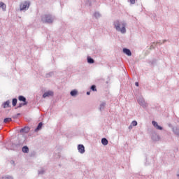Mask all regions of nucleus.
Segmentation results:
<instances>
[{
  "instance_id": "1",
  "label": "nucleus",
  "mask_w": 179,
  "mask_h": 179,
  "mask_svg": "<svg viewBox=\"0 0 179 179\" xmlns=\"http://www.w3.org/2000/svg\"><path fill=\"white\" fill-rule=\"evenodd\" d=\"M114 28L117 31H120L122 34L127 33V22L124 20H116L113 22Z\"/></svg>"
},
{
  "instance_id": "2",
  "label": "nucleus",
  "mask_w": 179,
  "mask_h": 179,
  "mask_svg": "<svg viewBox=\"0 0 179 179\" xmlns=\"http://www.w3.org/2000/svg\"><path fill=\"white\" fill-rule=\"evenodd\" d=\"M54 20H55V17L51 14H45L41 16V21L43 23L51 24L54 23Z\"/></svg>"
},
{
  "instance_id": "3",
  "label": "nucleus",
  "mask_w": 179,
  "mask_h": 179,
  "mask_svg": "<svg viewBox=\"0 0 179 179\" xmlns=\"http://www.w3.org/2000/svg\"><path fill=\"white\" fill-rule=\"evenodd\" d=\"M30 8V1H24L20 5V10H27Z\"/></svg>"
},
{
  "instance_id": "4",
  "label": "nucleus",
  "mask_w": 179,
  "mask_h": 179,
  "mask_svg": "<svg viewBox=\"0 0 179 179\" xmlns=\"http://www.w3.org/2000/svg\"><path fill=\"white\" fill-rule=\"evenodd\" d=\"M138 104L141 106L143 108H146L148 107V103H146V101H145V99L143 97L140 96L137 100Z\"/></svg>"
},
{
  "instance_id": "5",
  "label": "nucleus",
  "mask_w": 179,
  "mask_h": 179,
  "mask_svg": "<svg viewBox=\"0 0 179 179\" xmlns=\"http://www.w3.org/2000/svg\"><path fill=\"white\" fill-rule=\"evenodd\" d=\"M151 139L153 142H158V141H160V137L157 134L154 133L152 134Z\"/></svg>"
},
{
  "instance_id": "6",
  "label": "nucleus",
  "mask_w": 179,
  "mask_h": 179,
  "mask_svg": "<svg viewBox=\"0 0 179 179\" xmlns=\"http://www.w3.org/2000/svg\"><path fill=\"white\" fill-rule=\"evenodd\" d=\"M78 150L79 153H80L81 155H83V153H85V145H83V144H79L78 145Z\"/></svg>"
},
{
  "instance_id": "7",
  "label": "nucleus",
  "mask_w": 179,
  "mask_h": 179,
  "mask_svg": "<svg viewBox=\"0 0 179 179\" xmlns=\"http://www.w3.org/2000/svg\"><path fill=\"white\" fill-rule=\"evenodd\" d=\"M30 131V127H24L20 130V134H28Z\"/></svg>"
},
{
  "instance_id": "8",
  "label": "nucleus",
  "mask_w": 179,
  "mask_h": 179,
  "mask_svg": "<svg viewBox=\"0 0 179 179\" xmlns=\"http://www.w3.org/2000/svg\"><path fill=\"white\" fill-rule=\"evenodd\" d=\"M50 96H54V92L52 91L46 92L43 94V99H45V97H50Z\"/></svg>"
},
{
  "instance_id": "9",
  "label": "nucleus",
  "mask_w": 179,
  "mask_h": 179,
  "mask_svg": "<svg viewBox=\"0 0 179 179\" xmlns=\"http://www.w3.org/2000/svg\"><path fill=\"white\" fill-rule=\"evenodd\" d=\"M123 52L124 54H126V55H128V57H131V55H132L131 50L126 48H123Z\"/></svg>"
},
{
  "instance_id": "10",
  "label": "nucleus",
  "mask_w": 179,
  "mask_h": 179,
  "mask_svg": "<svg viewBox=\"0 0 179 179\" xmlns=\"http://www.w3.org/2000/svg\"><path fill=\"white\" fill-rule=\"evenodd\" d=\"M10 101L7 100L6 102L3 103V108H8V107H10Z\"/></svg>"
},
{
  "instance_id": "11",
  "label": "nucleus",
  "mask_w": 179,
  "mask_h": 179,
  "mask_svg": "<svg viewBox=\"0 0 179 179\" xmlns=\"http://www.w3.org/2000/svg\"><path fill=\"white\" fill-rule=\"evenodd\" d=\"M173 132L177 136H179V127H175L173 128Z\"/></svg>"
},
{
  "instance_id": "12",
  "label": "nucleus",
  "mask_w": 179,
  "mask_h": 179,
  "mask_svg": "<svg viewBox=\"0 0 179 179\" xmlns=\"http://www.w3.org/2000/svg\"><path fill=\"white\" fill-rule=\"evenodd\" d=\"M101 142L103 146H107V145H108V140H107L106 138H101Z\"/></svg>"
},
{
  "instance_id": "13",
  "label": "nucleus",
  "mask_w": 179,
  "mask_h": 179,
  "mask_svg": "<svg viewBox=\"0 0 179 179\" xmlns=\"http://www.w3.org/2000/svg\"><path fill=\"white\" fill-rule=\"evenodd\" d=\"M41 128H43V122H39L38 126L36 127V128L35 129V132H38V131H40V129H41Z\"/></svg>"
},
{
  "instance_id": "14",
  "label": "nucleus",
  "mask_w": 179,
  "mask_h": 179,
  "mask_svg": "<svg viewBox=\"0 0 179 179\" xmlns=\"http://www.w3.org/2000/svg\"><path fill=\"white\" fill-rule=\"evenodd\" d=\"M18 100L19 101H23V103H27V101H26V97H24V96L22 95H20L18 96Z\"/></svg>"
},
{
  "instance_id": "15",
  "label": "nucleus",
  "mask_w": 179,
  "mask_h": 179,
  "mask_svg": "<svg viewBox=\"0 0 179 179\" xmlns=\"http://www.w3.org/2000/svg\"><path fill=\"white\" fill-rule=\"evenodd\" d=\"M106 102H102L100 106H99V110L100 111H103V110H104V108H106Z\"/></svg>"
},
{
  "instance_id": "16",
  "label": "nucleus",
  "mask_w": 179,
  "mask_h": 179,
  "mask_svg": "<svg viewBox=\"0 0 179 179\" xmlns=\"http://www.w3.org/2000/svg\"><path fill=\"white\" fill-rule=\"evenodd\" d=\"M1 8L3 12H6V4H5L3 2H1Z\"/></svg>"
},
{
  "instance_id": "17",
  "label": "nucleus",
  "mask_w": 179,
  "mask_h": 179,
  "mask_svg": "<svg viewBox=\"0 0 179 179\" xmlns=\"http://www.w3.org/2000/svg\"><path fill=\"white\" fill-rule=\"evenodd\" d=\"M70 94L73 97H75V96H76V94H78V90H73L71 91Z\"/></svg>"
},
{
  "instance_id": "18",
  "label": "nucleus",
  "mask_w": 179,
  "mask_h": 179,
  "mask_svg": "<svg viewBox=\"0 0 179 179\" xmlns=\"http://www.w3.org/2000/svg\"><path fill=\"white\" fill-rule=\"evenodd\" d=\"M13 107H16V105L17 104V99L14 98L12 101Z\"/></svg>"
},
{
  "instance_id": "19",
  "label": "nucleus",
  "mask_w": 179,
  "mask_h": 179,
  "mask_svg": "<svg viewBox=\"0 0 179 179\" xmlns=\"http://www.w3.org/2000/svg\"><path fill=\"white\" fill-rule=\"evenodd\" d=\"M22 152L24 153H29V147H27V145L24 146L22 148Z\"/></svg>"
},
{
  "instance_id": "20",
  "label": "nucleus",
  "mask_w": 179,
  "mask_h": 179,
  "mask_svg": "<svg viewBox=\"0 0 179 179\" xmlns=\"http://www.w3.org/2000/svg\"><path fill=\"white\" fill-rule=\"evenodd\" d=\"M87 62H88V64H94V59H93V58H92L90 57H88Z\"/></svg>"
},
{
  "instance_id": "21",
  "label": "nucleus",
  "mask_w": 179,
  "mask_h": 179,
  "mask_svg": "<svg viewBox=\"0 0 179 179\" xmlns=\"http://www.w3.org/2000/svg\"><path fill=\"white\" fill-rule=\"evenodd\" d=\"M12 122V118L10 117H6L3 120L4 124H6L7 122Z\"/></svg>"
},
{
  "instance_id": "22",
  "label": "nucleus",
  "mask_w": 179,
  "mask_h": 179,
  "mask_svg": "<svg viewBox=\"0 0 179 179\" xmlns=\"http://www.w3.org/2000/svg\"><path fill=\"white\" fill-rule=\"evenodd\" d=\"M94 17H96V19H99V17H100V16H101V15H100V13L96 12V13H94Z\"/></svg>"
},
{
  "instance_id": "23",
  "label": "nucleus",
  "mask_w": 179,
  "mask_h": 179,
  "mask_svg": "<svg viewBox=\"0 0 179 179\" xmlns=\"http://www.w3.org/2000/svg\"><path fill=\"white\" fill-rule=\"evenodd\" d=\"M23 106H27V103H19L18 106H17V108H21V107H23Z\"/></svg>"
},
{
  "instance_id": "24",
  "label": "nucleus",
  "mask_w": 179,
  "mask_h": 179,
  "mask_svg": "<svg viewBox=\"0 0 179 179\" xmlns=\"http://www.w3.org/2000/svg\"><path fill=\"white\" fill-rule=\"evenodd\" d=\"M91 90H92V92H97V89L96 88V85H93L91 86Z\"/></svg>"
},
{
  "instance_id": "25",
  "label": "nucleus",
  "mask_w": 179,
  "mask_h": 179,
  "mask_svg": "<svg viewBox=\"0 0 179 179\" xmlns=\"http://www.w3.org/2000/svg\"><path fill=\"white\" fill-rule=\"evenodd\" d=\"M136 125H138V122H136V120L132 121L131 127H136Z\"/></svg>"
},
{
  "instance_id": "26",
  "label": "nucleus",
  "mask_w": 179,
  "mask_h": 179,
  "mask_svg": "<svg viewBox=\"0 0 179 179\" xmlns=\"http://www.w3.org/2000/svg\"><path fill=\"white\" fill-rule=\"evenodd\" d=\"M52 75H54V72H50L49 73H47L46 78H51V76H52Z\"/></svg>"
},
{
  "instance_id": "27",
  "label": "nucleus",
  "mask_w": 179,
  "mask_h": 179,
  "mask_svg": "<svg viewBox=\"0 0 179 179\" xmlns=\"http://www.w3.org/2000/svg\"><path fill=\"white\" fill-rule=\"evenodd\" d=\"M152 125H153V127H155V128H156L159 124H157V122H156V121H155V120H153L152 122Z\"/></svg>"
},
{
  "instance_id": "28",
  "label": "nucleus",
  "mask_w": 179,
  "mask_h": 179,
  "mask_svg": "<svg viewBox=\"0 0 179 179\" xmlns=\"http://www.w3.org/2000/svg\"><path fill=\"white\" fill-rule=\"evenodd\" d=\"M156 129H158L159 131H162L163 130V127L162 126L158 125L157 127H155Z\"/></svg>"
},
{
  "instance_id": "29",
  "label": "nucleus",
  "mask_w": 179,
  "mask_h": 179,
  "mask_svg": "<svg viewBox=\"0 0 179 179\" xmlns=\"http://www.w3.org/2000/svg\"><path fill=\"white\" fill-rule=\"evenodd\" d=\"M44 173H45L44 169H41V171H38V174H44Z\"/></svg>"
},
{
  "instance_id": "30",
  "label": "nucleus",
  "mask_w": 179,
  "mask_h": 179,
  "mask_svg": "<svg viewBox=\"0 0 179 179\" xmlns=\"http://www.w3.org/2000/svg\"><path fill=\"white\" fill-rule=\"evenodd\" d=\"M135 1L136 0H129V2H130L131 5H135Z\"/></svg>"
},
{
  "instance_id": "31",
  "label": "nucleus",
  "mask_w": 179,
  "mask_h": 179,
  "mask_svg": "<svg viewBox=\"0 0 179 179\" xmlns=\"http://www.w3.org/2000/svg\"><path fill=\"white\" fill-rule=\"evenodd\" d=\"M6 179H13V177L10 176H7L6 177Z\"/></svg>"
},
{
  "instance_id": "32",
  "label": "nucleus",
  "mask_w": 179,
  "mask_h": 179,
  "mask_svg": "<svg viewBox=\"0 0 179 179\" xmlns=\"http://www.w3.org/2000/svg\"><path fill=\"white\" fill-rule=\"evenodd\" d=\"M10 164H13V166H15V161L11 160L10 161Z\"/></svg>"
},
{
  "instance_id": "33",
  "label": "nucleus",
  "mask_w": 179,
  "mask_h": 179,
  "mask_svg": "<svg viewBox=\"0 0 179 179\" xmlns=\"http://www.w3.org/2000/svg\"><path fill=\"white\" fill-rule=\"evenodd\" d=\"M135 86H137V87L139 86V83L136 82V83H135Z\"/></svg>"
},
{
  "instance_id": "34",
  "label": "nucleus",
  "mask_w": 179,
  "mask_h": 179,
  "mask_svg": "<svg viewBox=\"0 0 179 179\" xmlns=\"http://www.w3.org/2000/svg\"><path fill=\"white\" fill-rule=\"evenodd\" d=\"M87 95L90 96V92H87Z\"/></svg>"
},
{
  "instance_id": "35",
  "label": "nucleus",
  "mask_w": 179,
  "mask_h": 179,
  "mask_svg": "<svg viewBox=\"0 0 179 179\" xmlns=\"http://www.w3.org/2000/svg\"><path fill=\"white\" fill-rule=\"evenodd\" d=\"M129 129H132V125L129 126Z\"/></svg>"
},
{
  "instance_id": "36",
  "label": "nucleus",
  "mask_w": 179,
  "mask_h": 179,
  "mask_svg": "<svg viewBox=\"0 0 179 179\" xmlns=\"http://www.w3.org/2000/svg\"><path fill=\"white\" fill-rule=\"evenodd\" d=\"M176 177L179 179V172L176 174Z\"/></svg>"
},
{
  "instance_id": "37",
  "label": "nucleus",
  "mask_w": 179,
  "mask_h": 179,
  "mask_svg": "<svg viewBox=\"0 0 179 179\" xmlns=\"http://www.w3.org/2000/svg\"><path fill=\"white\" fill-rule=\"evenodd\" d=\"M157 44H162L161 42H157Z\"/></svg>"
},
{
  "instance_id": "38",
  "label": "nucleus",
  "mask_w": 179,
  "mask_h": 179,
  "mask_svg": "<svg viewBox=\"0 0 179 179\" xmlns=\"http://www.w3.org/2000/svg\"><path fill=\"white\" fill-rule=\"evenodd\" d=\"M19 115H20V113L17 114V117H19Z\"/></svg>"
},
{
  "instance_id": "39",
  "label": "nucleus",
  "mask_w": 179,
  "mask_h": 179,
  "mask_svg": "<svg viewBox=\"0 0 179 179\" xmlns=\"http://www.w3.org/2000/svg\"><path fill=\"white\" fill-rule=\"evenodd\" d=\"M166 40H164V41H163V43H166Z\"/></svg>"
},
{
  "instance_id": "40",
  "label": "nucleus",
  "mask_w": 179,
  "mask_h": 179,
  "mask_svg": "<svg viewBox=\"0 0 179 179\" xmlns=\"http://www.w3.org/2000/svg\"><path fill=\"white\" fill-rule=\"evenodd\" d=\"M0 8H1V2H0Z\"/></svg>"
}]
</instances>
